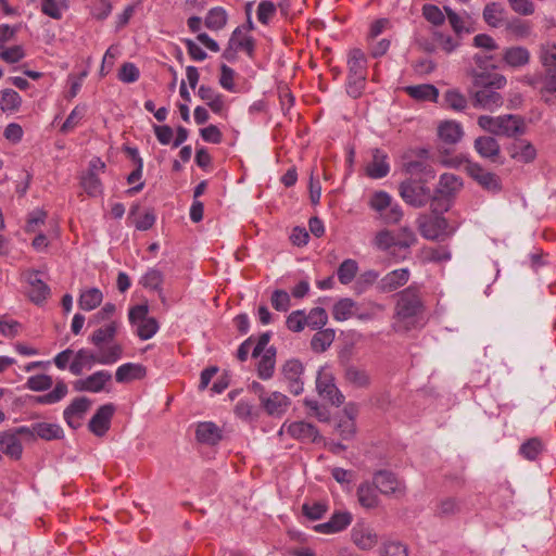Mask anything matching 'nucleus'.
<instances>
[{
  "label": "nucleus",
  "instance_id": "1",
  "mask_svg": "<svg viewBox=\"0 0 556 556\" xmlns=\"http://www.w3.org/2000/svg\"><path fill=\"white\" fill-rule=\"evenodd\" d=\"M405 172L409 175V178L400 185L399 190L402 199L412 206H425L432 197L427 184L434 179L435 170L422 161H410L405 164Z\"/></svg>",
  "mask_w": 556,
  "mask_h": 556
},
{
  "label": "nucleus",
  "instance_id": "2",
  "mask_svg": "<svg viewBox=\"0 0 556 556\" xmlns=\"http://www.w3.org/2000/svg\"><path fill=\"white\" fill-rule=\"evenodd\" d=\"M473 85L480 88L475 93V106L494 111L503 105L504 99L496 90L504 88L506 85L504 75L498 73L475 72Z\"/></svg>",
  "mask_w": 556,
  "mask_h": 556
},
{
  "label": "nucleus",
  "instance_id": "3",
  "mask_svg": "<svg viewBox=\"0 0 556 556\" xmlns=\"http://www.w3.org/2000/svg\"><path fill=\"white\" fill-rule=\"evenodd\" d=\"M422 309V303L419 290L415 286H409L397 294L395 306L396 331L409 330L416 325L417 316Z\"/></svg>",
  "mask_w": 556,
  "mask_h": 556
},
{
  "label": "nucleus",
  "instance_id": "4",
  "mask_svg": "<svg viewBox=\"0 0 556 556\" xmlns=\"http://www.w3.org/2000/svg\"><path fill=\"white\" fill-rule=\"evenodd\" d=\"M124 349L121 343H113L105 350L93 353L88 349L78 350L68 369L75 376H80L85 368L90 369L94 364L112 365L121 359Z\"/></svg>",
  "mask_w": 556,
  "mask_h": 556
},
{
  "label": "nucleus",
  "instance_id": "5",
  "mask_svg": "<svg viewBox=\"0 0 556 556\" xmlns=\"http://www.w3.org/2000/svg\"><path fill=\"white\" fill-rule=\"evenodd\" d=\"M478 125L495 136L514 137L525 132L523 118L519 115L506 114L501 116L481 115Z\"/></svg>",
  "mask_w": 556,
  "mask_h": 556
},
{
  "label": "nucleus",
  "instance_id": "6",
  "mask_svg": "<svg viewBox=\"0 0 556 556\" xmlns=\"http://www.w3.org/2000/svg\"><path fill=\"white\" fill-rule=\"evenodd\" d=\"M316 390L321 397L328 400L332 405L340 406L344 402V395L338 389L334 376L328 366L318 370Z\"/></svg>",
  "mask_w": 556,
  "mask_h": 556
},
{
  "label": "nucleus",
  "instance_id": "7",
  "mask_svg": "<svg viewBox=\"0 0 556 556\" xmlns=\"http://www.w3.org/2000/svg\"><path fill=\"white\" fill-rule=\"evenodd\" d=\"M540 60L544 67L541 93H554L556 92V46L542 48Z\"/></svg>",
  "mask_w": 556,
  "mask_h": 556
},
{
  "label": "nucleus",
  "instance_id": "8",
  "mask_svg": "<svg viewBox=\"0 0 556 556\" xmlns=\"http://www.w3.org/2000/svg\"><path fill=\"white\" fill-rule=\"evenodd\" d=\"M281 374L289 391L292 394L299 395L303 392L304 366L301 361L295 358L286 361L281 367Z\"/></svg>",
  "mask_w": 556,
  "mask_h": 556
},
{
  "label": "nucleus",
  "instance_id": "9",
  "mask_svg": "<svg viewBox=\"0 0 556 556\" xmlns=\"http://www.w3.org/2000/svg\"><path fill=\"white\" fill-rule=\"evenodd\" d=\"M372 482L376 489L384 495L401 496L405 493V485L390 471H377Z\"/></svg>",
  "mask_w": 556,
  "mask_h": 556
},
{
  "label": "nucleus",
  "instance_id": "10",
  "mask_svg": "<svg viewBox=\"0 0 556 556\" xmlns=\"http://www.w3.org/2000/svg\"><path fill=\"white\" fill-rule=\"evenodd\" d=\"M343 379L345 383L353 389L367 390L372 383L370 371L366 367L354 364L345 367Z\"/></svg>",
  "mask_w": 556,
  "mask_h": 556
},
{
  "label": "nucleus",
  "instance_id": "11",
  "mask_svg": "<svg viewBox=\"0 0 556 556\" xmlns=\"http://www.w3.org/2000/svg\"><path fill=\"white\" fill-rule=\"evenodd\" d=\"M119 328L121 323L118 320H110L92 332V334L89 337V342L98 348L99 351L105 350V348L115 343L114 339Z\"/></svg>",
  "mask_w": 556,
  "mask_h": 556
},
{
  "label": "nucleus",
  "instance_id": "12",
  "mask_svg": "<svg viewBox=\"0 0 556 556\" xmlns=\"http://www.w3.org/2000/svg\"><path fill=\"white\" fill-rule=\"evenodd\" d=\"M467 173L484 189L489 191L501 190V180L497 175L484 170L478 163L467 162Z\"/></svg>",
  "mask_w": 556,
  "mask_h": 556
},
{
  "label": "nucleus",
  "instance_id": "13",
  "mask_svg": "<svg viewBox=\"0 0 556 556\" xmlns=\"http://www.w3.org/2000/svg\"><path fill=\"white\" fill-rule=\"evenodd\" d=\"M91 406V401L85 396L76 397L65 409H64V419L66 424L73 428L77 429L81 425V420L85 414Z\"/></svg>",
  "mask_w": 556,
  "mask_h": 556
},
{
  "label": "nucleus",
  "instance_id": "14",
  "mask_svg": "<svg viewBox=\"0 0 556 556\" xmlns=\"http://www.w3.org/2000/svg\"><path fill=\"white\" fill-rule=\"evenodd\" d=\"M112 375L106 370H98L85 379L74 382V389L79 392L98 393L104 389V386L111 381Z\"/></svg>",
  "mask_w": 556,
  "mask_h": 556
},
{
  "label": "nucleus",
  "instance_id": "15",
  "mask_svg": "<svg viewBox=\"0 0 556 556\" xmlns=\"http://www.w3.org/2000/svg\"><path fill=\"white\" fill-rule=\"evenodd\" d=\"M473 147L482 159H486L492 163L503 164V161H501V147L494 137H478L475 140Z\"/></svg>",
  "mask_w": 556,
  "mask_h": 556
},
{
  "label": "nucleus",
  "instance_id": "16",
  "mask_svg": "<svg viewBox=\"0 0 556 556\" xmlns=\"http://www.w3.org/2000/svg\"><path fill=\"white\" fill-rule=\"evenodd\" d=\"M114 412L115 407L113 404H105L99 407L89 421V430L98 437L104 435L110 428Z\"/></svg>",
  "mask_w": 556,
  "mask_h": 556
},
{
  "label": "nucleus",
  "instance_id": "17",
  "mask_svg": "<svg viewBox=\"0 0 556 556\" xmlns=\"http://www.w3.org/2000/svg\"><path fill=\"white\" fill-rule=\"evenodd\" d=\"M352 515L349 511L334 513L329 521L315 526L319 533H338L346 529L352 522Z\"/></svg>",
  "mask_w": 556,
  "mask_h": 556
},
{
  "label": "nucleus",
  "instance_id": "18",
  "mask_svg": "<svg viewBox=\"0 0 556 556\" xmlns=\"http://www.w3.org/2000/svg\"><path fill=\"white\" fill-rule=\"evenodd\" d=\"M410 277V273L407 268L395 269L388 273L380 281L379 289L382 292H393L399 288L405 286Z\"/></svg>",
  "mask_w": 556,
  "mask_h": 556
},
{
  "label": "nucleus",
  "instance_id": "19",
  "mask_svg": "<svg viewBox=\"0 0 556 556\" xmlns=\"http://www.w3.org/2000/svg\"><path fill=\"white\" fill-rule=\"evenodd\" d=\"M260 401L268 415H280L286 412L290 404L288 396L277 391L269 395L261 394Z\"/></svg>",
  "mask_w": 556,
  "mask_h": 556
},
{
  "label": "nucleus",
  "instance_id": "20",
  "mask_svg": "<svg viewBox=\"0 0 556 556\" xmlns=\"http://www.w3.org/2000/svg\"><path fill=\"white\" fill-rule=\"evenodd\" d=\"M387 154L380 149L372 150V160L366 166V174L374 179L383 178L389 174L390 166Z\"/></svg>",
  "mask_w": 556,
  "mask_h": 556
},
{
  "label": "nucleus",
  "instance_id": "21",
  "mask_svg": "<svg viewBox=\"0 0 556 556\" xmlns=\"http://www.w3.org/2000/svg\"><path fill=\"white\" fill-rule=\"evenodd\" d=\"M26 280L29 285L28 294L30 300L36 304L46 301L50 295V288L38 277V273H27Z\"/></svg>",
  "mask_w": 556,
  "mask_h": 556
},
{
  "label": "nucleus",
  "instance_id": "22",
  "mask_svg": "<svg viewBox=\"0 0 556 556\" xmlns=\"http://www.w3.org/2000/svg\"><path fill=\"white\" fill-rule=\"evenodd\" d=\"M352 542L362 551H370L378 544V534L369 528L355 527L351 533Z\"/></svg>",
  "mask_w": 556,
  "mask_h": 556
},
{
  "label": "nucleus",
  "instance_id": "23",
  "mask_svg": "<svg viewBox=\"0 0 556 556\" xmlns=\"http://www.w3.org/2000/svg\"><path fill=\"white\" fill-rule=\"evenodd\" d=\"M0 451L13 459L21 458L23 445L20 438L16 437V433L11 431L0 432Z\"/></svg>",
  "mask_w": 556,
  "mask_h": 556
},
{
  "label": "nucleus",
  "instance_id": "24",
  "mask_svg": "<svg viewBox=\"0 0 556 556\" xmlns=\"http://www.w3.org/2000/svg\"><path fill=\"white\" fill-rule=\"evenodd\" d=\"M195 437L200 443L215 445L222 439V430L214 422L204 421L197 426Z\"/></svg>",
  "mask_w": 556,
  "mask_h": 556
},
{
  "label": "nucleus",
  "instance_id": "25",
  "mask_svg": "<svg viewBox=\"0 0 556 556\" xmlns=\"http://www.w3.org/2000/svg\"><path fill=\"white\" fill-rule=\"evenodd\" d=\"M463 135L460 124L453 121L442 122L438 127V137L445 144H456Z\"/></svg>",
  "mask_w": 556,
  "mask_h": 556
},
{
  "label": "nucleus",
  "instance_id": "26",
  "mask_svg": "<svg viewBox=\"0 0 556 556\" xmlns=\"http://www.w3.org/2000/svg\"><path fill=\"white\" fill-rule=\"evenodd\" d=\"M447 222L443 217L425 218L419 220V231L426 239L435 240L445 230Z\"/></svg>",
  "mask_w": 556,
  "mask_h": 556
},
{
  "label": "nucleus",
  "instance_id": "27",
  "mask_svg": "<svg viewBox=\"0 0 556 556\" xmlns=\"http://www.w3.org/2000/svg\"><path fill=\"white\" fill-rule=\"evenodd\" d=\"M147 375L144 366L135 363H126L119 366L115 372V379L119 383L140 380Z\"/></svg>",
  "mask_w": 556,
  "mask_h": 556
},
{
  "label": "nucleus",
  "instance_id": "28",
  "mask_svg": "<svg viewBox=\"0 0 556 556\" xmlns=\"http://www.w3.org/2000/svg\"><path fill=\"white\" fill-rule=\"evenodd\" d=\"M292 438L315 442L318 438L317 428L305 421H295L287 426L286 430Z\"/></svg>",
  "mask_w": 556,
  "mask_h": 556
},
{
  "label": "nucleus",
  "instance_id": "29",
  "mask_svg": "<svg viewBox=\"0 0 556 556\" xmlns=\"http://www.w3.org/2000/svg\"><path fill=\"white\" fill-rule=\"evenodd\" d=\"M462 187L463 182L458 176L445 173L441 175L435 192L441 197H451L458 192Z\"/></svg>",
  "mask_w": 556,
  "mask_h": 556
},
{
  "label": "nucleus",
  "instance_id": "30",
  "mask_svg": "<svg viewBox=\"0 0 556 556\" xmlns=\"http://www.w3.org/2000/svg\"><path fill=\"white\" fill-rule=\"evenodd\" d=\"M404 90L410 98L418 101L437 102L439 97V90L433 85L429 84L407 86Z\"/></svg>",
  "mask_w": 556,
  "mask_h": 556
},
{
  "label": "nucleus",
  "instance_id": "31",
  "mask_svg": "<svg viewBox=\"0 0 556 556\" xmlns=\"http://www.w3.org/2000/svg\"><path fill=\"white\" fill-rule=\"evenodd\" d=\"M503 60L511 67L525 66L530 61V52L525 47H510L504 50Z\"/></svg>",
  "mask_w": 556,
  "mask_h": 556
},
{
  "label": "nucleus",
  "instance_id": "32",
  "mask_svg": "<svg viewBox=\"0 0 556 556\" xmlns=\"http://www.w3.org/2000/svg\"><path fill=\"white\" fill-rule=\"evenodd\" d=\"M348 70L350 75L367 76V58L359 49H353L348 55Z\"/></svg>",
  "mask_w": 556,
  "mask_h": 556
},
{
  "label": "nucleus",
  "instance_id": "33",
  "mask_svg": "<svg viewBox=\"0 0 556 556\" xmlns=\"http://www.w3.org/2000/svg\"><path fill=\"white\" fill-rule=\"evenodd\" d=\"M357 498L365 508H376L379 505V496L374 484L363 482L357 488Z\"/></svg>",
  "mask_w": 556,
  "mask_h": 556
},
{
  "label": "nucleus",
  "instance_id": "34",
  "mask_svg": "<svg viewBox=\"0 0 556 556\" xmlns=\"http://www.w3.org/2000/svg\"><path fill=\"white\" fill-rule=\"evenodd\" d=\"M276 364V349L274 346L268 348L257 364V375L261 379L267 380L273 377Z\"/></svg>",
  "mask_w": 556,
  "mask_h": 556
},
{
  "label": "nucleus",
  "instance_id": "35",
  "mask_svg": "<svg viewBox=\"0 0 556 556\" xmlns=\"http://www.w3.org/2000/svg\"><path fill=\"white\" fill-rule=\"evenodd\" d=\"M139 208V204H134L129 211L128 219L132 220L136 229L141 231L149 230L155 224V214L152 210H150L147 211L142 216L137 217Z\"/></svg>",
  "mask_w": 556,
  "mask_h": 556
},
{
  "label": "nucleus",
  "instance_id": "36",
  "mask_svg": "<svg viewBox=\"0 0 556 556\" xmlns=\"http://www.w3.org/2000/svg\"><path fill=\"white\" fill-rule=\"evenodd\" d=\"M229 41L238 51H244L250 58H253L255 41L251 36L244 35L240 28L233 30Z\"/></svg>",
  "mask_w": 556,
  "mask_h": 556
},
{
  "label": "nucleus",
  "instance_id": "37",
  "mask_svg": "<svg viewBox=\"0 0 556 556\" xmlns=\"http://www.w3.org/2000/svg\"><path fill=\"white\" fill-rule=\"evenodd\" d=\"M103 300V293L98 288H89L80 293L78 305L84 311L97 308Z\"/></svg>",
  "mask_w": 556,
  "mask_h": 556
},
{
  "label": "nucleus",
  "instance_id": "38",
  "mask_svg": "<svg viewBox=\"0 0 556 556\" xmlns=\"http://www.w3.org/2000/svg\"><path fill=\"white\" fill-rule=\"evenodd\" d=\"M462 511V502L456 497H444L437 504L435 515L448 518Z\"/></svg>",
  "mask_w": 556,
  "mask_h": 556
},
{
  "label": "nucleus",
  "instance_id": "39",
  "mask_svg": "<svg viewBox=\"0 0 556 556\" xmlns=\"http://www.w3.org/2000/svg\"><path fill=\"white\" fill-rule=\"evenodd\" d=\"M334 340L333 329H324L316 332L311 340V348L316 353L325 352Z\"/></svg>",
  "mask_w": 556,
  "mask_h": 556
},
{
  "label": "nucleus",
  "instance_id": "40",
  "mask_svg": "<svg viewBox=\"0 0 556 556\" xmlns=\"http://www.w3.org/2000/svg\"><path fill=\"white\" fill-rule=\"evenodd\" d=\"M80 186L89 197H98L102 193V182L94 172L84 174Z\"/></svg>",
  "mask_w": 556,
  "mask_h": 556
},
{
  "label": "nucleus",
  "instance_id": "41",
  "mask_svg": "<svg viewBox=\"0 0 556 556\" xmlns=\"http://www.w3.org/2000/svg\"><path fill=\"white\" fill-rule=\"evenodd\" d=\"M504 18V9L500 3H488L483 10V20L491 27H500Z\"/></svg>",
  "mask_w": 556,
  "mask_h": 556
},
{
  "label": "nucleus",
  "instance_id": "42",
  "mask_svg": "<svg viewBox=\"0 0 556 556\" xmlns=\"http://www.w3.org/2000/svg\"><path fill=\"white\" fill-rule=\"evenodd\" d=\"M358 271V265L355 260H344L337 270V276L342 285H349L353 281Z\"/></svg>",
  "mask_w": 556,
  "mask_h": 556
},
{
  "label": "nucleus",
  "instance_id": "43",
  "mask_svg": "<svg viewBox=\"0 0 556 556\" xmlns=\"http://www.w3.org/2000/svg\"><path fill=\"white\" fill-rule=\"evenodd\" d=\"M227 23V13L220 8L216 7L208 11L204 24L208 29L219 30L224 28Z\"/></svg>",
  "mask_w": 556,
  "mask_h": 556
},
{
  "label": "nucleus",
  "instance_id": "44",
  "mask_svg": "<svg viewBox=\"0 0 556 556\" xmlns=\"http://www.w3.org/2000/svg\"><path fill=\"white\" fill-rule=\"evenodd\" d=\"M35 437L43 440H55L60 439L63 431L60 426L55 424L39 422L34 425Z\"/></svg>",
  "mask_w": 556,
  "mask_h": 556
},
{
  "label": "nucleus",
  "instance_id": "45",
  "mask_svg": "<svg viewBox=\"0 0 556 556\" xmlns=\"http://www.w3.org/2000/svg\"><path fill=\"white\" fill-rule=\"evenodd\" d=\"M509 152L513 159H516L525 163L533 161L536 155L534 147L529 142H520L519 144H513Z\"/></svg>",
  "mask_w": 556,
  "mask_h": 556
},
{
  "label": "nucleus",
  "instance_id": "46",
  "mask_svg": "<svg viewBox=\"0 0 556 556\" xmlns=\"http://www.w3.org/2000/svg\"><path fill=\"white\" fill-rule=\"evenodd\" d=\"M22 103L20 94L13 89H4L0 92V109L3 112L16 111Z\"/></svg>",
  "mask_w": 556,
  "mask_h": 556
},
{
  "label": "nucleus",
  "instance_id": "47",
  "mask_svg": "<svg viewBox=\"0 0 556 556\" xmlns=\"http://www.w3.org/2000/svg\"><path fill=\"white\" fill-rule=\"evenodd\" d=\"M67 394V386L63 380L56 382L54 389L43 395L36 397V403L39 404H54L61 401Z\"/></svg>",
  "mask_w": 556,
  "mask_h": 556
},
{
  "label": "nucleus",
  "instance_id": "48",
  "mask_svg": "<svg viewBox=\"0 0 556 556\" xmlns=\"http://www.w3.org/2000/svg\"><path fill=\"white\" fill-rule=\"evenodd\" d=\"M543 451V443L538 438H532L521 444L519 453L528 460H534Z\"/></svg>",
  "mask_w": 556,
  "mask_h": 556
},
{
  "label": "nucleus",
  "instance_id": "49",
  "mask_svg": "<svg viewBox=\"0 0 556 556\" xmlns=\"http://www.w3.org/2000/svg\"><path fill=\"white\" fill-rule=\"evenodd\" d=\"M355 302L351 299H341L333 306L332 315L338 321H343L352 317Z\"/></svg>",
  "mask_w": 556,
  "mask_h": 556
},
{
  "label": "nucleus",
  "instance_id": "50",
  "mask_svg": "<svg viewBox=\"0 0 556 556\" xmlns=\"http://www.w3.org/2000/svg\"><path fill=\"white\" fill-rule=\"evenodd\" d=\"M367 76L348 74L346 92L354 99L362 96L366 86Z\"/></svg>",
  "mask_w": 556,
  "mask_h": 556
},
{
  "label": "nucleus",
  "instance_id": "51",
  "mask_svg": "<svg viewBox=\"0 0 556 556\" xmlns=\"http://www.w3.org/2000/svg\"><path fill=\"white\" fill-rule=\"evenodd\" d=\"M327 509L328 506L325 502H306L302 506L303 515L311 520L320 519Z\"/></svg>",
  "mask_w": 556,
  "mask_h": 556
},
{
  "label": "nucleus",
  "instance_id": "52",
  "mask_svg": "<svg viewBox=\"0 0 556 556\" xmlns=\"http://www.w3.org/2000/svg\"><path fill=\"white\" fill-rule=\"evenodd\" d=\"M379 553L380 556H408L407 546L399 541H386Z\"/></svg>",
  "mask_w": 556,
  "mask_h": 556
},
{
  "label": "nucleus",
  "instance_id": "53",
  "mask_svg": "<svg viewBox=\"0 0 556 556\" xmlns=\"http://www.w3.org/2000/svg\"><path fill=\"white\" fill-rule=\"evenodd\" d=\"M445 104L454 111H464L467 108L466 97L457 90H447L444 93Z\"/></svg>",
  "mask_w": 556,
  "mask_h": 556
},
{
  "label": "nucleus",
  "instance_id": "54",
  "mask_svg": "<svg viewBox=\"0 0 556 556\" xmlns=\"http://www.w3.org/2000/svg\"><path fill=\"white\" fill-rule=\"evenodd\" d=\"M277 7L273 1L263 0L257 7V20L263 25H268L270 20L275 16Z\"/></svg>",
  "mask_w": 556,
  "mask_h": 556
},
{
  "label": "nucleus",
  "instance_id": "55",
  "mask_svg": "<svg viewBox=\"0 0 556 556\" xmlns=\"http://www.w3.org/2000/svg\"><path fill=\"white\" fill-rule=\"evenodd\" d=\"M157 320L154 317H148L137 326L136 333L141 340H149L157 332Z\"/></svg>",
  "mask_w": 556,
  "mask_h": 556
},
{
  "label": "nucleus",
  "instance_id": "56",
  "mask_svg": "<svg viewBox=\"0 0 556 556\" xmlns=\"http://www.w3.org/2000/svg\"><path fill=\"white\" fill-rule=\"evenodd\" d=\"M53 384L51 376L48 375H36L27 379L26 387L31 391H46L49 390Z\"/></svg>",
  "mask_w": 556,
  "mask_h": 556
},
{
  "label": "nucleus",
  "instance_id": "57",
  "mask_svg": "<svg viewBox=\"0 0 556 556\" xmlns=\"http://www.w3.org/2000/svg\"><path fill=\"white\" fill-rule=\"evenodd\" d=\"M306 324L312 329H321L328 321V315L321 307L312 308L306 316Z\"/></svg>",
  "mask_w": 556,
  "mask_h": 556
},
{
  "label": "nucleus",
  "instance_id": "58",
  "mask_svg": "<svg viewBox=\"0 0 556 556\" xmlns=\"http://www.w3.org/2000/svg\"><path fill=\"white\" fill-rule=\"evenodd\" d=\"M391 201L392 199L387 192L377 191L371 195L369 206L382 214L391 205Z\"/></svg>",
  "mask_w": 556,
  "mask_h": 556
},
{
  "label": "nucleus",
  "instance_id": "59",
  "mask_svg": "<svg viewBox=\"0 0 556 556\" xmlns=\"http://www.w3.org/2000/svg\"><path fill=\"white\" fill-rule=\"evenodd\" d=\"M25 58L24 48L20 45L4 48L0 51V59L7 63L14 64Z\"/></svg>",
  "mask_w": 556,
  "mask_h": 556
},
{
  "label": "nucleus",
  "instance_id": "60",
  "mask_svg": "<svg viewBox=\"0 0 556 556\" xmlns=\"http://www.w3.org/2000/svg\"><path fill=\"white\" fill-rule=\"evenodd\" d=\"M422 15L428 22L435 26L442 25L445 21L443 12L434 4H425L422 7Z\"/></svg>",
  "mask_w": 556,
  "mask_h": 556
},
{
  "label": "nucleus",
  "instance_id": "61",
  "mask_svg": "<svg viewBox=\"0 0 556 556\" xmlns=\"http://www.w3.org/2000/svg\"><path fill=\"white\" fill-rule=\"evenodd\" d=\"M22 325L14 320L9 318L8 316H1L0 317V332L4 337L14 338L16 337L21 331Z\"/></svg>",
  "mask_w": 556,
  "mask_h": 556
},
{
  "label": "nucleus",
  "instance_id": "62",
  "mask_svg": "<svg viewBox=\"0 0 556 556\" xmlns=\"http://www.w3.org/2000/svg\"><path fill=\"white\" fill-rule=\"evenodd\" d=\"M149 306L148 304H138L131 306L128 312V319L130 325L138 326L142 321H144L149 316Z\"/></svg>",
  "mask_w": 556,
  "mask_h": 556
},
{
  "label": "nucleus",
  "instance_id": "63",
  "mask_svg": "<svg viewBox=\"0 0 556 556\" xmlns=\"http://www.w3.org/2000/svg\"><path fill=\"white\" fill-rule=\"evenodd\" d=\"M306 315L303 311H294L287 317V327L289 330L300 332L306 324Z\"/></svg>",
  "mask_w": 556,
  "mask_h": 556
},
{
  "label": "nucleus",
  "instance_id": "64",
  "mask_svg": "<svg viewBox=\"0 0 556 556\" xmlns=\"http://www.w3.org/2000/svg\"><path fill=\"white\" fill-rule=\"evenodd\" d=\"M85 108L76 106L67 116L63 125L61 126L62 132H68L73 130L83 119L85 115Z\"/></svg>",
  "mask_w": 556,
  "mask_h": 556
}]
</instances>
